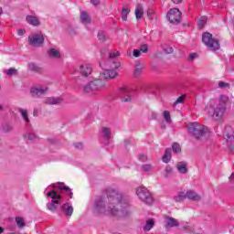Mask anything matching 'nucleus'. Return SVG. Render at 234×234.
<instances>
[{"instance_id":"obj_61","label":"nucleus","mask_w":234,"mask_h":234,"mask_svg":"<svg viewBox=\"0 0 234 234\" xmlns=\"http://www.w3.org/2000/svg\"><path fill=\"white\" fill-rule=\"evenodd\" d=\"M37 114H38L37 109H35L34 112H33V115L37 116Z\"/></svg>"},{"instance_id":"obj_37","label":"nucleus","mask_w":234,"mask_h":234,"mask_svg":"<svg viewBox=\"0 0 234 234\" xmlns=\"http://www.w3.org/2000/svg\"><path fill=\"white\" fill-rule=\"evenodd\" d=\"M16 222L18 226V228H25L26 223H25V219L23 218H16Z\"/></svg>"},{"instance_id":"obj_9","label":"nucleus","mask_w":234,"mask_h":234,"mask_svg":"<svg viewBox=\"0 0 234 234\" xmlns=\"http://www.w3.org/2000/svg\"><path fill=\"white\" fill-rule=\"evenodd\" d=\"M28 41L31 47H43L45 37H43V34H35L28 37Z\"/></svg>"},{"instance_id":"obj_18","label":"nucleus","mask_w":234,"mask_h":234,"mask_svg":"<svg viewBox=\"0 0 234 234\" xmlns=\"http://www.w3.org/2000/svg\"><path fill=\"white\" fill-rule=\"evenodd\" d=\"M80 22L83 25H90L91 23L90 15H89V13H87L86 11H82L80 13Z\"/></svg>"},{"instance_id":"obj_26","label":"nucleus","mask_w":234,"mask_h":234,"mask_svg":"<svg viewBox=\"0 0 234 234\" xmlns=\"http://www.w3.org/2000/svg\"><path fill=\"white\" fill-rule=\"evenodd\" d=\"M142 72H144V66L140 63L136 64L133 72L134 78H140V76H142Z\"/></svg>"},{"instance_id":"obj_28","label":"nucleus","mask_w":234,"mask_h":234,"mask_svg":"<svg viewBox=\"0 0 234 234\" xmlns=\"http://www.w3.org/2000/svg\"><path fill=\"white\" fill-rule=\"evenodd\" d=\"M163 162L169 164L171 162V148H166L163 156Z\"/></svg>"},{"instance_id":"obj_24","label":"nucleus","mask_w":234,"mask_h":234,"mask_svg":"<svg viewBox=\"0 0 234 234\" xmlns=\"http://www.w3.org/2000/svg\"><path fill=\"white\" fill-rule=\"evenodd\" d=\"M177 171L181 173V175H186L187 173V163L185 161L177 163Z\"/></svg>"},{"instance_id":"obj_20","label":"nucleus","mask_w":234,"mask_h":234,"mask_svg":"<svg viewBox=\"0 0 234 234\" xmlns=\"http://www.w3.org/2000/svg\"><path fill=\"white\" fill-rule=\"evenodd\" d=\"M26 19H27V22L29 25H32L33 27H39L41 25V22H39V18H37V16H27Z\"/></svg>"},{"instance_id":"obj_46","label":"nucleus","mask_w":234,"mask_h":234,"mask_svg":"<svg viewBox=\"0 0 234 234\" xmlns=\"http://www.w3.org/2000/svg\"><path fill=\"white\" fill-rule=\"evenodd\" d=\"M26 138H27V140L32 142V141L36 140V138H37V136L36 135V133H27V135H26Z\"/></svg>"},{"instance_id":"obj_5","label":"nucleus","mask_w":234,"mask_h":234,"mask_svg":"<svg viewBox=\"0 0 234 234\" xmlns=\"http://www.w3.org/2000/svg\"><path fill=\"white\" fill-rule=\"evenodd\" d=\"M136 195L140 198V200H142V202H144V204H147L148 206H151V204L154 202L153 195L145 187H138Z\"/></svg>"},{"instance_id":"obj_36","label":"nucleus","mask_w":234,"mask_h":234,"mask_svg":"<svg viewBox=\"0 0 234 234\" xmlns=\"http://www.w3.org/2000/svg\"><path fill=\"white\" fill-rule=\"evenodd\" d=\"M206 23H207V17L202 16L198 21H197V26L199 28H204L206 26Z\"/></svg>"},{"instance_id":"obj_49","label":"nucleus","mask_w":234,"mask_h":234,"mask_svg":"<svg viewBox=\"0 0 234 234\" xmlns=\"http://www.w3.org/2000/svg\"><path fill=\"white\" fill-rule=\"evenodd\" d=\"M218 87H219L220 89H226V87H229V83L220 81V82L218 83Z\"/></svg>"},{"instance_id":"obj_33","label":"nucleus","mask_w":234,"mask_h":234,"mask_svg":"<svg viewBox=\"0 0 234 234\" xmlns=\"http://www.w3.org/2000/svg\"><path fill=\"white\" fill-rule=\"evenodd\" d=\"M48 197H50L52 200H61V198H63L61 195L58 194V192L54 190L51 192H48Z\"/></svg>"},{"instance_id":"obj_60","label":"nucleus","mask_w":234,"mask_h":234,"mask_svg":"<svg viewBox=\"0 0 234 234\" xmlns=\"http://www.w3.org/2000/svg\"><path fill=\"white\" fill-rule=\"evenodd\" d=\"M152 118H153V120H156V118H158V115L156 113L153 112Z\"/></svg>"},{"instance_id":"obj_17","label":"nucleus","mask_w":234,"mask_h":234,"mask_svg":"<svg viewBox=\"0 0 234 234\" xmlns=\"http://www.w3.org/2000/svg\"><path fill=\"white\" fill-rule=\"evenodd\" d=\"M58 189L61 191V193H66L69 198H72L73 193L72 189L67 186H65V183H59V186H58Z\"/></svg>"},{"instance_id":"obj_21","label":"nucleus","mask_w":234,"mask_h":234,"mask_svg":"<svg viewBox=\"0 0 234 234\" xmlns=\"http://www.w3.org/2000/svg\"><path fill=\"white\" fill-rule=\"evenodd\" d=\"M59 204V199H52L47 204V207L49 211H58V206Z\"/></svg>"},{"instance_id":"obj_34","label":"nucleus","mask_w":234,"mask_h":234,"mask_svg":"<svg viewBox=\"0 0 234 234\" xmlns=\"http://www.w3.org/2000/svg\"><path fill=\"white\" fill-rule=\"evenodd\" d=\"M19 112L21 116L24 118L26 123H30V119H28V112L27 110L20 109Z\"/></svg>"},{"instance_id":"obj_55","label":"nucleus","mask_w":234,"mask_h":234,"mask_svg":"<svg viewBox=\"0 0 234 234\" xmlns=\"http://www.w3.org/2000/svg\"><path fill=\"white\" fill-rule=\"evenodd\" d=\"M229 182H230L231 184H234V173H232L229 177Z\"/></svg>"},{"instance_id":"obj_30","label":"nucleus","mask_w":234,"mask_h":234,"mask_svg":"<svg viewBox=\"0 0 234 234\" xmlns=\"http://www.w3.org/2000/svg\"><path fill=\"white\" fill-rule=\"evenodd\" d=\"M97 37L101 43H105V41L109 39V37H107V33H105V31L103 30L99 31Z\"/></svg>"},{"instance_id":"obj_39","label":"nucleus","mask_w":234,"mask_h":234,"mask_svg":"<svg viewBox=\"0 0 234 234\" xmlns=\"http://www.w3.org/2000/svg\"><path fill=\"white\" fill-rule=\"evenodd\" d=\"M139 50L144 52V54H147V52H149V46L147 44H143L139 47Z\"/></svg>"},{"instance_id":"obj_12","label":"nucleus","mask_w":234,"mask_h":234,"mask_svg":"<svg viewBox=\"0 0 234 234\" xmlns=\"http://www.w3.org/2000/svg\"><path fill=\"white\" fill-rule=\"evenodd\" d=\"M130 92H131V90H129V88L122 87L120 89L122 101H124V102L131 101L132 98H131V95L129 94Z\"/></svg>"},{"instance_id":"obj_6","label":"nucleus","mask_w":234,"mask_h":234,"mask_svg":"<svg viewBox=\"0 0 234 234\" xmlns=\"http://www.w3.org/2000/svg\"><path fill=\"white\" fill-rule=\"evenodd\" d=\"M105 89V82L100 79L94 80L86 84L83 88L84 92H92L94 90H101Z\"/></svg>"},{"instance_id":"obj_3","label":"nucleus","mask_w":234,"mask_h":234,"mask_svg":"<svg viewBox=\"0 0 234 234\" xmlns=\"http://www.w3.org/2000/svg\"><path fill=\"white\" fill-rule=\"evenodd\" d=\"M202 42L207 46L208 50H218L220 48V43L218 39L213 38V34L205 32L202 34Z\"/></svg>"},{"instance_id":"obj_62","label":"nucleus","mask_w":234,"mask_h":234,"mask_svg":"<svg viewBox=\"0 0 234 234\" xmlns=\"http://www.w3.org/2000/svg\"><path fill=\"white\" fill-rule=\"evenodd\" d=\"M113 67H114V69H119L120 63L115 64Z\"/></svg>"},{"instance_id":"obj_35","label":"nucleus","mask_w":234,"mask_h":234,"mask_svg":"<svg viewBox=\"0 0 234 234\" xmlns=\"http://www.w3.org/2000/svg\"><path fill=\"white\" fill-rule=\"evenodd\" d=\"M172 151L173 153H175L176 154H178L179 153H182V148L180 147V144L177 143H174L172 144Z\"/></svg>"},{"instance_id":"obj_51","label":"nucleus","mask_w":234,"mask_h":234,"mask_svg":"<svg viewBox=\"0 0 234 234\" xmlns=\"http://www.w3.org/2000/svg\"><path fill=\"white\" fill-rule=\"evenodd\" d=\"M164 50H165V54H173V51H174L172 47H168V48H165Z\"/></svg>"},{"instance_id":"obj_52","label":"nucleus","mask_w":234,"mask_h":234,"mask_svg":"<svg viewBox=\"0 0 234 234\" xmlns=\"http://www.w3.org/2000/svg\"><path fill=\"white\" fill-rule=\"evenodd\" d=\"M197 53H191L190 55H189V60L190 61H193V59H195L196 58H197Z\"/></svg>"},{"instance_id":"obj_16","label":"nucleus","mask_w":234,"mask_h":234,"mask_svg":"<svg viewBox=\"0 0 234 234\" xmlns=\"http://www.w3.org/2000/svg\"><path fill=\"white\" fill-rule=\"evenodd\" d=\"M61 209L66 217H72V213H74V207H72L69 203L63 204L61 206Z\"/></svg>"},{"instance_id":"obj_53","label":"nucleus","mask_w":234,"mask_h":234,"mask_svg":"<svg viewBox=\"0 0 234 234\" xmlns=\"http://www.w3.org/2000/svg\"><path fill=\"white\" fill-rule=\"evenodd\" d=\"M91 5H93V6H99L100 5V0H90Z\"/></svg>"},{"instance_id":"obj_64","label":"nucleus","mask_w":234,"mask_h":234,"mask_svg":"<svg viewBox=\"0 0 234 234\" xmlns=\"http://www.w3.org/2000/svg\"><path fill=\"white\" fill-rule=\"evenodd\" d=\"M3 16V7H0V17Z\"/></svg>"},{"instance_id":"obj_40","label":"nucleus","mask_w":234,"mask_h":234,"mask_svg":"<svg viewBox=\"0 0 234 234\" xmlns=\"http://www.w3.org/2000/svg\"><path fill=\"white\" fill-rule=\"evenodd\" d=\"M5 74L7 76H16V74H17V69H16L15 68H10L5 71Z\"/></svg>"},{"instance_id":"obj_2","label":"nucleus","mask_w":234,"mask_h":234,"mask_svg":"<svg viewBox=\"0 0 234 234\" xmlns=\"http://www.w3.org/2000/svg\"><path fill=\"white\" fill-rule=\"evenodd\" d=\"M189 134L194 136L196 140H206L209 138V129L198 122H190L186 125Z\"/></svg>"},{"instance_id":"obj_7","label":"nucleus","mask_w":234,"mask_h":234,"mask_svg":"<svg viewBox=\"0 0 234 234\" xmlns=\"http://www.w3.org/2000/svg\"><path fill=\"white\" fill-rule=\"evenodd\" d=\"M167 18L173 25H178L182 21V12L178 8H172L167 13Z\"/></svg>"},{"instance_id":"obj_43","label":"nucleus","mask_w":234,"mask_h":234,"mask_svg":"<svg viewBox=\"0 0 234 234\" xmlns=\"http://www.w3.org/2000/svg\"><path fill=\"white\" fill-rule=\"evenodd\" d=\"M186 101V94L181 95L180 97L177 98V100L175 101L174 105H178V103H184Z\"/></svg>"},{"instance_id":"obj_23","label":"nucleus","mask_w":234,"mask_h":234,"mask_svg":"<svg viewBox=\"0 0 234 234\" xmlns=\"http://www.w3.org/2000/svg\"><path fill=\"white\" fill-rule=\"evenodd\" d=\"M48 55L53 59H59V58H61V53H59V50L56 48L48 49Z\"/></svg>"},{"instance_id":"obj_22","label":"nucleus","mask_w":234,"mask_h":234,"mask_svg":"<svg viewBox=\"0 0 234 234\" xmlns=\"http://www.w3.org/2000/svg\"><path fill=\"white\" fill-rule=\"evenodd\" d=\"M27 67L29 70H31V72H36L37 74H43V68L36 63H29Z\"/></svg>"},{"instance_id":"obj_32","label":"nucleus","mask_w":234,"mask_h":234,"mask_svg":"<svg viewBox=\"0 0 234 234\" xmlns=\"http://www.w3.org/2000/svg\"><path fill=\"white\" fill-rule=\"evenodd\" d=\"M187 198L186 192H180L176 197H174L175 202H183Z\"/></svg>"},{"instance_id":"obj_19","label":"nucleus","mask_w":234,"mask_h":234,"mask_svg":"<svg viewBox=\"0 0 234 234\" xmlns=\"http://www.w3.org/2000/svg\"><path fill=\"white\" fill-rule=\"evenodd\" d=\"M186 198H188V200H194L195 202H198L201 200L200 196H198L197 192L193 190L186 191Z\"/></svg>"},{"instance_id":"obj_44","label":"nucleus","mask_w":234,"mask_h":234,"mask_svg":"<svg viewBox=\"0 0 234 234\" xmlns=\"http://www.w3.org/2000/svg\"><path fill=\"white\" fill-rule=\"evenodd\" d=\"M118 56H120V51H118V50H114L112 52H110V54H109L110 59H112L114 58H118Z\"/></svg>"},{"instance_id":"obj_27","label":"nucleus","mask_w":234,"mask_h":234,"mask_svg":"<svg viewBox=\"0 0 234 234\" xmlns=\"http://www.w3.org/2000/svg\"><path fill=\"white\" fill-rule=\"evenodd\" d=\"M131 12V9L129 8V5H124L122 7V13H121V17L122 21H127V16H129Z\"/></svg>"},{"instance_id":"obj_38","label":"nucleus","mask_w":234,"mask_h":234,"mask_svg":"<svg viewBox=\"0 0 234 234\" xmlns=\"http://www.w3.org/2000/svg\"><path fill=\"white\" fill-rule=\"evenodd\" d=\"M13 130H14V126H12L11 124H5L2 126L3 133H10Z\"/></svg>"},{"instance_id":"obj_29","label":"nucleus","mask_w":234,"mask_h":234,"mask_svg":"<svg viewBox=\"0 0 234 234\" xmlns=\"http://www.w3.org/2000/svg\"><path fill=\"white\" fill-rule=\"evenodd\" d=\"M154 228V219H149L146 221L144 227V231H151Z\"/></svg>"},{"instance_id":"obj_42","label":"nucleus","mask_w":234,"mask_h":234,"mask_svg":"<svg viewBox=\"0 0 234 234\" xmlns=\"http://www.w3.org/2000/svg\"><path fill=\"white\" fill-rule=\"evenodd\" d=\"M165 178H167V177L171 176V175L173 174V167L168 165L165 167Z\"/></svg>"},{"instance_id":"obj_15","label":"nucleus","mask_w":234,"mask_h":234,"mask_svg":"<svg viewBox=\"0 0 234 234\" xmlns=\"http://www.w3.org/2000/svg\"><path fill=\"white\" fill-rule=\"evenodd\" d=\"M46 105H59L63 103V98L61 97H49L46 99Z\"/></svg>"},{"instance_id":"obj_54","label":"nucleus","mask_w":234,"mask_h":234,"mask_svg":"<svg viewBox=\"0 0 234 234\" xmlns=\"http://www.w3.org/2000/svg\"><path fill=\"white\" fill-rule=\"evenodd\" d=\"M74 145L76 149H83V144L81 143H75Z\"/></svg>"},{"instance_id":"obj_8","label":"nucleus","mask_w":234,"mask_h":234,"mask_svg":"<svg viewBox=\"0 0 234 234\" xmlns=\"http://www.w3.org/2000/svg\"><path fill=\"white\" fill-rule=\"evenodd\" d=\"M224 138L227 140L229 149L233 152L234 151V131L233 128L229 125L225 127L224 131Z\"/></svg>"},{"instance_id":"obj_45","label":"nucleus","mask_w":234,"mask_h":234,"mask_svg":"<svg viewBox=\"0 0 234 234\" xmlns=\"http://www.w3.org/2000/svg\"><path fill=\"white\" fill-rule=\"evenodd\" d=\"M142 169L145 173H149V171H151V169H153V166L151 165H143Z\"/></svg>"},{"instance_id":"obj_10","label":"nucleus","mask_w":234,"mask_h":234,"mask_svg":"<svg viewBox=\"0 0 234 234\" xmlns=\"http://www.w3.org/2000/svg\"><path fill=\"white\" fill-rule=\"evenodd\" d=\"M77 71L84 78H89L92 74V66L90 64H81L79 66Z\"/></svg>"},{"instance_id":"obj_11","label":"nucleus","mask_w":234,"mask_h":234,"mask_svg":"<svg viewBox=\"0 0 234 234\" xmlns=\"http://www.w3.org/2000/svg\"><path fill=\"white\" fill-rule=\"evenodd\" d=\"M48 90V87H33L30 90V94L33 96V98H39V96H43L47 91Z\"/></svg>"},{"instance_id":"obj_57","label":"nucleus","mask_w":234,"mask_h":234,"mask_svg":"<svg viewBox=\"0 0 234 234\" xmlns=\"http://www.w3.org/2000/svg\"><path fill=\"white\" fill-rule=\"evenodd\" d=\"M174 5H180L182 3V0H171Z\"/></svg>"},{"instance_id":"obj_59","label":"nucleus","mask_w":234,"mask_h":234,"mask_svg":"<svg viewBox=\"0 0 234 234\" xmlns=\"http://www.w3.org/2000/svg\"><path fill=\"white\" fill-rule=\"evenodd\" d=\"M131 144V139L124 140V145H130Z\"/></svg>"},{"instance_id":"obj_63","label":"nucleus","mask_w":234,"mask_h":234,"mask_svg":"<svg viewBox=\"0 0 234 234\" xmlns=\"http://www.w3.org/2000/svg\"><path fill=\"white\" fill-rule=\"evenodd\" d=\"M5 232V229H3V227H0V233H4Z\"/></svg>"},{"instance_id":"obj_25","label":"nucleus","mask_w":234,"mask_h":234,"mask_svg":"<svg viewBox=\"0 0 234 234\" xmlns=\"http://www.w3.org/2000/svg\"><path fill=\"white\" fill-rule=\"evenodd\" d=\"M101 133L105 140H111V138L112 137V132L108 127H102Z\"/></svg>"},{"instance_id":"obj_14","label":"nucleus","mask_w":234,"mask_h":234,"mask_svg":"<svg viewBox=\"0 0 234 234\" xmlns=\"http://www.w3.org/2000/svg\"><path fill=\"white\" fill-rule=\"evenodd\" d=\"M101 76L104 78V80H114L118 76V73L114 69H105L101 73Z\"/></svg>"},{"instance_id":"obj_41","label":"nucleus","mask_w":234,"mask_h":234,"mask_svg":"<svg viewBox=\"0 0 234 234\" xmlns=\"http://www.w3.org/2000/svg\"><path fill=\"white\" fill-rule=\"evenodd\" d=\"M163 114L166 123H171V114L169 113V112L165 111Z\"/></svg>"},{"instance_id":"obj_50","label":"nucleus","mask_w":234,"mask_h":234,"mask_svg":"<svg viewBox=\"0 0 234 234\" xmlns=\"http://www.w3.org/2000/svg\"><path fill=\"white\" fill-rule=\"evenodd\" d=\"M139 160L141 162H147V155H145V154H139Z\"/></svg>"},{"instance_id":"obj_58","label":"nucleus","mask_w":234,"mask_h":234,"mask_svg":"<svg viewBox=\"0 0 234 234\" xmlns=\"http://www.w3.org/2000/svg\"><path fill=\"white\" fill-rule=\"evenodd\" d=\"M147 16H148L149 19H153V12L152 11H148Z\"/></svg>"},{"instance_id":"obj_48","label":"nucleus","mask_w":234,"mask_h":234,"mask_svg":"<svg viewBox=\"0 0 234 234\" xmlns=\"http://www.w3.org/2000/svg\"><path fill=\"white\" fill-rule=\"evenodd\" d=\"M133 56L134 58H140V56H142V51L140 49H134Z\"/></svg>"},{"instance_id":"obj_4","label":"nucleus","mask_w":234,"mask_h":234,"mask_svg":"<svg viewBox=\"0 0 234 234\" xmlns=\"http://www.w3.org/2000/svg\"><path fill=\"white\" fill-rule=\"evenodd\" d=\"M226 102L220 100L216 108H213L211 106L207 108V112L209 116H212V118H214V120H220V118H222V116H224V113L226 112Z\"/></svg>"},{"instance_id":"obj_13","label":"nucleus","mask_w":234,"mask_h":234,"mask_svg":"<svg viewBox=\"0 0 234 234\" xmlns=\"http://www.w3.org/2000/svg\"><path fill=\"white\" fill-rule=\"evenodd\" d=\"M164 218L166 222V228H178L180 226V223L175 218L165 215Z\"/></svg>"},{"instance_id":"obj_47","label":"nucleus","mask_w":234,"mask_h":234,"mask_svg":"<svg viewBox=\"0 0 234 234\" xmlns=\"http://www.w3.org/2000/svg\"><path fill=\"white\" fill-rule=\"evenodd\" d=\"M67 32L69 34V36H76V29H74L72 27H68Z\"/></svg>"},{"instance_id":"obj_1","label":"nucleus","mask_w":234,"mask_h":234,"mask_svg":"<svg viewBox=\"0 0 234 234\" xmlns=\"http://www.w3.org/2000/svg\"><path fill=\"white\" fill-rule=\"evenodd\" d=\"M107 198L99 197L95 200L96 213H108L113 217H129L131 215V201L118 191L110 188L106 190ZM108 200V202H107Z\"/></svg>"},{"instance_id":"obj_56","label":"nucleus","mask_w":234,"mask_h":234,"mask_svg":"<svg viewBox=\"0 0 234 234\" xmlns=\"http://www.w3.org/2000/svg\"><path fill=\"white\" fill-rule=\"evenodd\" d=\"M27 31L25 29H18V36H25Z\"/></svg>"},{"instance_id":"obj_31","label":"nucleus","mask_w":234,"mask_h":234,"mask_svg":"<svg viewBox=\"0 0 234 234\" xmlns=\"http://www.w3.org/2000/svg\"><path fill=\"white\" fill-rule=\"evenodd\" d=\"M135 16L136 19H142L144 16V7L142 5H137L136 9H135Z\"/></svg>"}]
</instances>
